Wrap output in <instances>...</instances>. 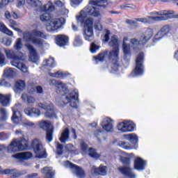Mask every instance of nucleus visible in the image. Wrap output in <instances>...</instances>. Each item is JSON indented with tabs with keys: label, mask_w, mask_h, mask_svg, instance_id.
<instances>
[{
	"label": "nucleus",
	"mask_w": 178,
	"mask_h": 178,
	"mask_svg": "<svg viewBox=\"0 0 178 178\" xmlns=\"http://www.w3.org/2000/svg\"><path fill=\"white\" fill-rule=\"evenodd\" d=\"M29 148V141L24 138H21L19 139H14L7 147L8 152L10 154H15V152H19V151H24V149H28Z\"/></svg>",
	"instance_id": "6"
},
{
	"label": "nucleus",
	"mask_w": 178,
	"mask_h": 178,
	"mask_svg": "<svg viewBox=\"0 0 178 178\" xmlns=\"http://www.w3.org/2000/svg\"><path fill=\"white\" fill-rule=\"evenodd\" d=\"M24 5H26L24 0H18L17 2V8H24Z\"/></svg>",
	"instance_id": "60"
},
{
	"label": "nucleus",
	"mask_w": 178,
	"mask_h": 178,
	"mask_svg": "<svg viewBox=\"0 0 178 178\" xmlns=\"http://www.w3.org/2000/svg\"><path fill=\"white\" fill-rule=\"evenodd\" d=\"M69 138H70V136L69 135V129L66 128L61 133L59 140L60 143H65L66 141H69Z\"/></svg>",
	"instance_id": "29"
},
{
	"label": "nucleus",
	"mask_w": 178,
	"mask_h": 178,
	"mask_svg": "<svg viewBox=\"0 0 178 178\" xmlns=\"http://www.w3.org/2000/svg\"><path fill=\"white\" fill-rule=\"evenodd\" d=\"M56 65L55 59L52 57H50L49 59H46L44 61V66H47V67H55Z\"/></svg>",
	"instance_id": "38"
},
{
	"label": "nucleus",
	"mask_w": 178,
	"mask_h": 178,
	"mask_svg": "<svg viewBox=\"0 0 178 178\" xmlns=\"http://www.w3.org/2000/svg\"><path fill=\"white\" fill-rule=\"evenodd\" d=\"M25 47H26V49L29 52L30 61L33 62V63L38 62L40 57L38 56V54H37V51L35 50V49H34V47L30 44V43H26L25 44Z\"/></svg>",
	"instance_id": "17"
},
{
	"label": "nucleus",
	"mask_w": 178,
	"mask_h": 178,
	"mask_svg": "<svg viewBox=\"0 0 178 178\" xmlns=\"http://www.w3.org/2000/svg\"><path fill=\"white\" fill-rule=\"evenodd\" d=\"M146 162L141 158H137L135 160L134 168L136 170H144Z\"/></svg>",
	"instance_id": "27"
},
{
	"label": "nucleus",
	"mask_w": 178,
	"mask_h": 178,
	"mask_svg": "<svg viewBox=\"0 0 178 178\" xmlns=\"http://www.w3.org/2000/svg\"><path fill=\"white\" fill-rule=\"evenodd\" d=\"M14 49H16V51H22L23 49V42L22 40V38H17L15 40V43L14 44Z\"/></svg>",
	"instance_id": "41"
},
{
	"label": "nucleus",
	"mask_w": 178,
	"mask_h": 178,
	"mask_svg": "<svg viewBox=\"0 0 178 178\" xmlns=\"http://www.w3.org/2000/svg\"><path fill=\"white\" fill-rule=\"evenodd\" d=\"M92 170L95 175H101L102 176H105V175H106V167L104 165H100L99 169L93 167Z\"/></svg>",
	"instance_id": "31"
},
{
	"label": "nucleus",
	"mask_w": 178,
	"mask_h": 178,
	"mask_svg": "<svg viewBox=\"0 0 178 178\" xmlns=\"http://www.w3.org/2000/svg\"><path fill=\"white\" fill-rule=\"evenodd\" d=\"M13 158L17 159V161L20 162H24V161H27V159H31V158H33V154L31 152L17 153L13 154Z\"/></svg>",
	"instance_id": "22"
},
{
	"label": "nucleus",
	"mask_w": 178,
	"mask_h": 178,
	"mask_svg": "<svg viewBox=\"0 0 178 178\" xmlns=\"http://www.w3.org/2000/svg\"><path fill=\"white\" fill-rule=\"evenodd\" d=\"M54 3L56 6H57L58 8H60V9H63V8H65L66 2L65 1V0H57L54 2Z\"/></svg>",
	"instance_id": "51"
},
{
	"label": "nucleus",
	"mask_w": 178,
	"mask_h": 178,
	"mask_svg": "<svg viewBox=\"0 0 178 178\" xmlns=\"http://www.w3.org/2000/svg\"><path fill=\"white\" fill-rule=\"evenodd\" d=\"M27 3L31 8H34L36 10L41 12L42 8V2L40 0H28Z\"/></svg>",
	"instance_id": "25"
},
{
	"label": "nucleus",
	"mask_w": 178,
	"mask_h": 178,
	"mask_svg": "<svg viewBox=\"0 0 178 178\" xmlns=\"http://www.w3.org/2000/svg\"><path fill=\"white\" fill-rule=\"evenodd\" d=\"M65 168H70L72 169L73 174L76 175L78 177L83 178L84 176V171L79 168L77 165H73L70 161H67L63 163Z\"/></svg>",
	"instance_id": "15"
},
{
	"label": "nucleus",
	"mask_w": 178,
	"mask_h": 178,
	"mask_svg": "<svg viewBox=\"0 0 178 178\" xmlns=\"http://www.w3.org/2000/svg\"><path fill=\"white\" fill-rule=\"evenodd\" d=\"M56 154L57 155H62L63 154V146L59 143H57Z\"/></svg>",
	"instance_id": "54"
},
{
	"label": "nucleus",
	"mask_w": 178,
	"mask_h": 178,
	"mask_svg": "<svg viewBox=\"0 0 178 178\" xmlns=\"http://www.w3.org/2000/svg\"><path fill=\"white\" fill-rule=\"evenodd\" d=\"M4 53L6 54V56L8 58V59H13L11 61L12 66L15 67H17L22 73H27L28 68L26 65L22 63V60H24V55L22 53H18L17 54H15L13 50L10 49H4Z\"/></svg>",
	"instance_id": "4"
},
{
	"label": "nucleus",
	"mask_w": 178,
	"mask_h": 178,
	"mask_svg": "<svg viewBox=\"0 0 178 178\" xmlns=\"http://www.w3.org/2000/svg\"><path fill=\"white\" fill-rule=\"evenodd\" d=\"M0 31L4 33V34H7V35H13V32L9 30L6 26L3 24V23L0 22Z\"/></svg>",
	"instance_id": "36"
},
{
	"label": "nucleus",
	"mask_w": 178,
	"mask_h": 178,
	"mask_svg": "<svg viewBox=\"0 0 178 178\" xmlns=\"http://www.w3.org/2000/svg\"><path fill=\"white\" fill-rule=\"evenodd\" d=\"M16 73V71L13 68H7L4 70L3 76L6 77H9L13 76Z\"/></svg>",
	"instance_id": "45"
},
{
	"label": "nucleus",
	"mask_w": 178,
	"mask_h": 178,
	"mask_svg": "<svg viewBox=\"0 0 178 178\" xmlns=\"http://www.w3.org/2000/svg\"><path fill=\"white\" fill-rule=\"evenodd\" d=\"M20 104H16L13 108V116L11 118V120L13 123L15 124H22V113L20 111H17V106H19Z\"/></svg>",
	"instance_id": "18"
},
{
	"label": "nucleus",
	"mask_w": 178,
	"mask_h": 178,
	"mask_svg": "<svg viewBox=\"0 0 178 178\" xmlns=\"http://www.w3.org/2000/svg\"><path fill=\"white\" fill-rule=\"evenodd\" d=\"M89 154V156H91V158H95V159H98V158H100L101 154H98L95 149L90 148L89 152H88Z\"/></svg>",
	"instance_id": "43"
},
{
	"label": "nucleus",
	"mask_w": 178,
	"mask_h": 178,
	"mask_svg": "<svg viewBox=\"0 0 178 178\" xmlns=\"http://www.w3.org/2000/svg\"><path fill=\"white\" fill-rule=\"evenodd\" d=\"M10 95H4L0 93V104L3 106H8L10 102Z\"/></svg>",
	"instance_id": "28"
},
{
	"label": "nucleus",
	"mask_w": 178,
	"mask_h": 178,
	"mask_svg": "<svg viewBox=\"0 0 178 178\" xmlns=\"http://www.w3.org/2000/svg\"><path fill=\"white\" fill-rule=\"evenodd\" d=\"M35 92H37V94H42V92H44V90H42V87L36 86L35 88Z\"/></svg>",
	"instance_id": "64"
},
{
	"label": "nucleus",
	"mask_w": 178,
	"mask_h": 178,
	"mask_svg": "<svg viewBox=\"0 0 178 178\" xmlns=\"http://www.w3.org/2000/svg\"><path fill=\"white\" fill-rule=\"evenodd\" d=\"M5 60H6L5 56L0 52V65L1 66H3V65H5Z\"/></svg>",
	"instance_id": "61"
},
{
	"label": "nucleus",
	"mask_w": 178,
	"mask_h": 178,
	"mask_svg": "<svg viewBox=\"0 0 178 178\" xmlns=\"http://www.w3.org/2000/svg\"><path fill=\"white\" fill-rule=\"evenodd\" d=\"M9 138V135L6 134L5 132L0 133V140L1 141H5V140H8Z\"/></svg>",
	"instance_id": "57"
},
{
	"label": "nucleus",
	"mask_w": 178,
	"mask_h": 178,
	"mask_svg": "<svg viewBox=\"0 0 178 178\" xmlns=\"http://www.w3.org/2000/svg\"><path fill=\"white\" fill-rule=\"evenodd\" d=\"M144 62V54L140 53L138 54L136 58V68L134 71V74L135 76H140L144 74V67L143 65V63Z\"/></svg>",
	"instance_id": "13"
},
{
	"label": "nucleus",
	"mask_w": 178,
	"mask_h": 178,
	"mask_svg": "<svg viewBox=\"0 0 178 178\" xmlns=\"http://www.w3.org/2000/svg\"><path fill=\"white\" fill-rule=\"evenodd\" d=\"M9 2H13V0H1L0 2V8H5Z\"/></svg>",
	"instance_id": "55"
},
{
	"label": "nucleus",
	"mask_w": 178,
	"mask_h": 178,
	"mask_svg": "<svg viewBox=\"0 0 178 178\" xmlns=\"http://www.w3.org/2000/svg\"><path fill=\"white\" fill-rule=\"evenodd\" d=\"M49 76L51 77H56V79H63L66 76V74L63 73L62 71H58L54 73H49Z\"/></svg>",
	"instance_id": "42"
},
{
	"label": "nucleus",
	"mask_w": 178,
	"mask_h": 178,
	"mask_svg": "<svg viewBox=\"0 0 178 178\" xmlns=\"http://www.w3.org/2000/svg\"><path fill=\"white\" fill-rule=\"evenodd\" d=\"M49 84L50 86H56L60 91L64 92L62 96L63 104H70L71 108H77L79 105V93L75 91L69 93L66 84L62 82H56L55 80H51Z\"/></svg>",
	"instance_id": "2"
},
{
	"label": "nucleus",
	"mask_w": 178,
	"mask_h": 178,
	"mask_svg": "<svg viewBox=\"0 0 178 178\" xmlns=\"http://www.w3.org/2000/svg\"><path fill=\"white\" fill-rule=\"evenodd\" d=\"M35 37H41L42 38H47V36L44 34V33L37 29L33 30L31 33L26 32L24 33V40L26 42H33V44L36 47L42 48L44 45V40L36 38Z\"/></svg>",
	"instance_id": "5"
},
{
	"label": "nucleus",
	"mask_w": 178,
	"mask_h": 178,
	"mask_svg": "<svg viewBox=\"0 0 178 178\" xmlns=\"http://www.w3.org/2000/svg\"><path fill=\"white\" fill-rule=\"evenodd\" d=\"M24 113L30 118H40V116H41V111L34 107H28L25 108Z\"/></svg>",
	"instance_id": "21"
},
{
	"label": "nucleus",
	"mask_w": 178,
	"mask_h": 178,
	"mask_svg": "<svg viewBox=\"0 0 178 178\" xmlns=\"http://www.w3.org/2000/svg\"><path fill=\"white\" fill-rule=\"evenodd\" d=\"M101 126L106 133H113L115 131V121L111 118H104Z\"/></svg>",
	"instance_id": "12"
},
{
	"label": "nucleus",
	"mask_w": 178,
	"mask_h": 178,
	"mask_svg": "<svg viewBox=\"0 0 178 178\" xmlns=\"http://www.w3.org/2000/svg\"><path fill=\"white\" fill-rule=\"evenodd\" d=\"M55 10V6L51 1H48L47 4L42 5V10L41 12H52V10Z\"/></svg>",
	"instance_id": "34"
},
{
	"label": "nucleus",
	"mask_w": 178,
	"mask_h": 178,
	"mask_svg": "<svg viewBox=\"0 0 178 178\" xmlns=\"http://www.w3.org/2000/svg\"><path fill=\"white\" fill-rule=\"evenodd\" d=\"M2 175H13V170L6 169L1 172Z\"/></svg>",
	"instance_id": "62"
},
{
	"label": "nucleus",
	"mask_w": 178,
	"mask_h": 178,
	"mask_svg": "<svg viewBox=\"0 0 178 178\" xmlns=\"http://www.w3.org/2000/svg\"><path fill=\"white\" fill-rule=\"evenodd\" d=\"M107 5L108 1L106 0H90L88 5L76 16L77 22L81 23V26L83 29V37L87 41H90V38H92L94 36L92 31L94 19L87 16L99 17L101 16L99 7L107 6Z\"/></svg>",
	"instance_id": "1"
},
{
	"label": "nucleus",
	"mask_w": 178,
	"mask_h": 178,
	"mask_svg": "<svg viewBox=\"0 0 178 178\" xmlns=\"http://www.w3.org/2000/svg\"><path fill=\"white\" fill-rule=\"evenodd\" d=\"M118 147H120V148H123L124 149H134L133 147H131V145L130 143L120 140L118 143Z\"/></svg>",
	"instance_id": "37"
},
{
	"label": "nucleus",
	"mask_w": 178,
	"mask_h": 178,
	"mask_svg": "<svg viewBox=\"0 0 178 178\" xmlns=\"http://www.w3.org/2000/svg\"><path fill=\"white\" fill-rule=\"evenodd\" d=\"M111 33L107 31L104 35V39H103V41L104 42H108V41H109V35H110Z\"/></svg>",
	"instance_id": "63"
},
{
	"label": "nucleus",
	"mask_w": 178,
	"mask_h": 178,
	"mask_svg": "<svg viewBox=\"0 0 178 178\" xmlns=\"http://www.w3.org/2000/svg\"><path fill=\"white\" fill-rule=\"evenodd\" d=\"M56 44L58 45V47H65V45H67L69 42V37L65 35H58L56 36Z\"/></svg>",
	"instance_id": "24"
},
{
	"label": "nucleus",
	"mask_w": 178,
	"mask_h": 178,
	"mask_svg": "<svg viewBox=\"0 0 178 178\" xmlns=\"http://www.w3.org/2000/svg\"><path fill=\"white\" fill-rule=\"evenodd\" d=\"M154 34V31L151 29H147L143 34L141 35V44H145L151 37H152V35Z\"/></svg>",
	"instance_id": "26"
},
{
	"label": "nucleus",
	"mask_w": 178,
	"mask_h": 178,
	"mask_svg": "<svg viewBox=\"0 0 178 178\" xmlns=\"http://www.w3.org/2000/svg\"><path fill=\"white\" fill-rule=\"evenodd\" d=\"M173 15V13L170 11H154L152 13V15L148 16L146 18H137L136 20H127V23L131 26H137V23H156V22H163V20H168L169 16Z\"/></svg>",
	"instance_id": "3"
},
{
	"label": "nucleus",
	"mask_w": 178,
	"mask_h": 178,
	"mask_svg": "<svg viewBox=\"0 0 178 178\" xmlns=\"http://www.w3.org/2000/svg\"><path fill=\"white\" fill-rule=\"evenodd\" d=\"M127 38H124L122 43V52L124 54V59L129 60L131 56V49H130V44H127Z\"/></svg>",
	"instance_id": "20"
},
{
	"label": "nucleus",
	"mask_w": 178,
	"mask_h": 178,
	"mask_svg": "<svg viewBox=\"0 0 178 178\" xmlns=\"http://www.w3.org/2000/svg\"><path fill=\"white\" fill-rule=\"evenodd\" d=\"M117 129L120 133H132L136 129V124L131 120H123L117 125Z\"/></svg>",
	"instance_id": "7"
},
{
	"label": "nucleus",
	"mask_w": 178,
	"mask_h": 178,
	"mask_svg": "<svg viewBox=\"0 0 178 178\" xmlns=\"http://www.w3.org/2000/svg\"><path fill=\"white\" fill-rule=\"evenodd\" d=\"M32 147L36 158L42 159L47 156L45 149L42 147V143L40 139H35L32 143Z\"/></svg>",
	"instance_id": "10"
},
{
	"label": "nucleus",
	"mask_w": 178,
	"mask_h": 178,
	"mask_svg": "<svg viewBox=\"0 0 178 178\" xmlns=\"http://www.w3.org/2000/svg\"><path fill=\"white\" fill-rule=\"evenodd\" d=\"M142 40H143V38H141V36H140V41L138 40L136 38H133V39L131 40V43L132 44V45H134V46L144 45V44L141 43Z\"/></svg>",
	"instance_id": "52"
},
{
	"label": "nucleus",
	"mask_w": 178,
	"mask_h": 178,
	"mask_svg": "<svg viewBox=\"0 0 178 178\" xmlns=\"http://www.w3.org/2000/svg\"><path fill=\"white\" fill-rule=\"evenodd\" d=\"M66 20L65 18L50 19L49 23L46 24V29L47 31H58L59 29H62V26L65 25Z\"/></svg>",
	"instance_id": "8"
},
{
	"label": "nucleus",
	"mask_w": 178,
	"mask_h": 178,
	"mask_svg": "<svg viewBox=\"0 0 178 178\" xmlns=\"http://www.w3.org/2000/svg\"><path fill=\"white\" fill-rule=\"evenodd\" d=\"M9 119V113L5 108H0V122H6Z\"/></svg>",
	"instance_id": "32"
},
{
	"label": "nucleus",
	"mask_w": 178,
	"mask_h": 178,
	"mask_svg": "<svg viewBox=\"0 0 178 178\" xmlns=\"http://www.w3.org/2000/svg\"><path fill=\"white\" fill-rule=\"evenodd\" d=\"M40 19L41 22H49L51 20V14L45 13L40 15Z\"/></svg>",
	"instance_id": "48"
},
{
	"label": "nucleus",
	"mask_w": 178,
	"mask_h": 178,
	"mask_svg": "<svg viewBox=\"0 0 178 178\" xmlns=\"http://www.w3.org/2000/svg\"><path fill=\"white\" fill-rule=\"evenodd\" d=\"M23 126H25V127H35V124L31 121H26V122H24Z\"/></svg>",
	"instance_id": "56"
},
{
	"label": "nucleus",
	"mask_w": 178,
	"mask_h": 178,
	"mask_svg": "<svg viewBox=\"0 0 178 178\" xmlns=\"http://www.w3.org/2000/svg\"><path fill=\"white\" fill-rule=\"evenodd\" d=\"M94 136L97 138V140L99 141V143H101V141L105 140V137L102 136L104 133L101 130H97L94 132Z\"/></svg>",
	"instance_id": "40"
},
{
	"label": "nucleus",
	"mask_w": 178,
	"mask_h": 178,
	"mask_svg": "<svg viewBox=\"0 0 178 178\" xmlns=\"http://www.w3.org/2000/svg\"><path fill=\"white\" fill-rule=\"evenodd\" d=\"M21 98L24 102H27L28 104H34L35 102V99L33 97L27 95V94H23Z\"/></svg>",
	"instance_id": "35"
},
{
	"label": "nucleus",
	"mask_w": 178,
	"mask_h": 178,
	"mask_svg": "<svg viewBox=\"0 0 178 178\" xmlns=\"http://www.w3.org/2000/svg\"><path fill=\"white\" fill-rule=\"evenodd\" d=\"M10 26L11 29H13L15 31H20V29L17 28V24L13 20H10Z\"/></svg>",
	"instance_id": "53"
},
{
	"label": "nucleus",
	"mask_w": 178,
	"mask_h": 178,
	"mask_svg": "<svg viewBox=\"0 0 178 178\" xmlns=\"http://www.w3.org/2000/svg\"><path fill=\"white\" fill-rule=\"evenodd\" d=\"M110 47H112L113 49L119 48L120 44L116 36H113L111 40L109 42Z\"/></svg>",
	"instance_id": "39"
},
{
	"label": "nucleus",
	"mask_w": 178,
	"mask_h": 178,
	"mask_svg": "<svg viewBox=\"0 0 178 178\" xmlns=\"http://www.w3.org/2000/svg\"><path fill=\"white\" fill-rule=\"evenodd\" d=\"M94 29L96 31H102L104 30V26L102 24H101V21L96 20L94 24Z\"/></svg>",
	"instance_id": "46"
},
{
	"label": "nucleus",
	"mask_w": 178,
	"mask_h": 178,
	"mask_svg": "<svg viewBox=\"0 0 178 178\" xmlns=\"http://www.w3.org/2000/svg\"><path fill=\"white\" fill-rule=\"evenodd\" d=\"M101 47L93 42L90 45V51L91 54H95V52H97V51H98V49H99Z\"/></svg>",
	"instance_id": "50"
},
{
	"label": "nucleus",
	"mask_w": 178,
	"mask_h": 178,
	"mask_svg": "<svg viewBox=\"0 0 178 178\" xmlns=\"http://www.w3.org/2000/svg\"><path fill=\"white\" fill-rule=\"evenodd\" d=\"M14 92L16 94L22 92L26 90V81L23 80H18L15 83L14 85Z\"/></svg>",
	"instance_id": "23"
},
{
	"label": "nucleus",
	"mask_w": 178,
	"mask_h": 178,
	"mask_svg": "<svg viewBox=\"0 0 178 178\" xmlns=\"http://www.w3.org/2000/svg\"><path fill=\"white\" fill-rule=\"evenodd\" d=\"M123 162L127 166L120 167L118 168L120 172H122V175H124V176H127V177L136 178V175H134V173L131 172V169L130 168V167H129V165H130V159H125Z\"/></svg>",
	"instance_id": "14"
},
{
	"label": "nucleus",
	"mask_w": 178,
	"mask_h": 178,
	"mask_svg": "<svg viewBox=\"0 0 178 178\" xmlns=\"http://www.w3.org/2000/svg\"><path fill=\"white\" fill-rule=\"evenodd\" d=\"M42 175H46V178H52L55 172L52 170L51 167H45L41 170Z\"/></svg>",
	"instance_id": "30"
},
{
	"label": "nucleus",
	"mask_w": 178,
	"mask_h": 178,
	"mask_svg": "<svg viewBox=\"0 0 178 178\" xmlns=\"http://www.w3.org/2000/svg\"><path fill=\"white\" fill-rule=\"evenodd\" d=\"M170 31V27L169 26H164L157 33L156 38H160L166 35Z\"/></svg>",
	"instance_id": "33"
},
{
	"label": "nucleus",
	"mask_w": 178,
	"mask_h": 178,
	"mask_svg": "<svg viewBox=\"0 0 178 178\" xmlns=\"http://www.w3.org/2000/svg\"><path fill=\"white\" fill-rule=\"evenodd\" d=\"M70 2L72 6H79L83 2V0H71Z\"/></svg>",
	"instance_id": "59"
},
{
	"label": "nucleus",
	"mask_w": 178,
	"mask_h": 178,
	"mask_svg": "<svg viewBox=\"0 0 178 178\" xmlns=\"http://www.w3.org/2000/svg\"><path fill=\"white\" fill-rule=\"evenodd\" d=\"M106 55H108L107 52L101 53L98 56L95 57V60L96 62H102L106 58Z\"/></svg>",
	"instance_id": "47"
},
{
	"label": "nucleus",
	"mask_w": 178,
	"mask_h": 178,
	"mask_svg": "<svg viewBox=\"0 0 178 178\" xmlns=\"http://www.w3.org/2000/svg\"><path fill=\"white\" fill-rule=\"evenodd\" d=\"M38 124L40 129L46 130V139L49 143H51V141H52V134H54V127L52 126V124L49 123L48 121L42 120L38 122Z\"/></svg>",
	"instance_id": "11"
},
{
	"label": "nucleus",
	"mask_w": 178,
	"mask_h": 178,
	"mask_svg": "<svg viewBox=\"0 0 178 178\" xmlns=\"http://www.w3.org/2000/svg\"><path fill=\"white\" fill-rule=\"evenodd\" d=\"M80 145L83 154H88L90 152V147H88V145H87V144H86L84 141L81 140L80 143Z\"/></svg>",
	"instance_id": "44"
},
{
	"label": "nucleus",
	"mask_w": 178,
	"mask_h": 178,
	"mask_svg": "<svg viewBox=\"0 0 178 178\" xmlns=\"http://www.w3.org/2000/svg\"><path fill=\"white\" fill-rule=\"evenodd\" d=\"M38 107L40 108V109L46 111L44 113V116H46V118H52V116L55 115V112L54 111V105L52 104L40 103L38 104Z\"/></svg>",
	"instance_id": "16"
},
{
	"label": "nucleus",
	"mask_w": 178,
	"mask_h": 178,
	"mask_svg": "<svg viewBox=\"0 0 178 178\" xmlns=\"http://www.w3.org/2000/svg\"><path fill=\"white\" fill-rule=\"evenodd\" d=\"M123 138L134 144V147H132L134 149H137L138 148V136L136 134H124L123 135Z\"/></svg>",
	"instance_id": "19"
},
{
	"label": "nucleus",
	"mask_w": 178,
	"mask_h": 178,
	"mask_svg": "<svg viewBox=\"0 0 178 178\" xmlns=\"http://www.w3.org/2000/svg\"><path fill=\"white\" fill-rule=\"evenodd\" d=\"M119 48H114L111 51L109 52L108 58L111 62L113 63L112 70L113 72H118L120 69V59L119 58Z\"/></svg>",
	"instance_id": "9"
},
{
	"label": "nucleus",
	"mask_w": 178,
	"mask_h": 178,
	"mask_svg": "<svg viewBox=\"0 0 178 178\" xmlns=\"http://www.w3.org/2000/svg\"><path fill=\"white\" fill-rule=\"evenodd\" d=\"M60 13L62 16H64L65 17H67V15H69V10H67L66 7H64L63 8H61Z\"/></svg>",
	"instance_id": "58"
},
{
	"label": "nucleus",
	"mask_w": 178,
	"mask_h": 178,
	"mask_svg": "<svg viewBox=\"0 0 178 178\" xmlns=\"http://www.w3.org/2000/svg\"><path fill=\"white\" fill-rule=\"evenodd\" d=\"M74 45L75 47H81L83 45V41H81V38L76 35L74 38Z\"/></svg>",
	"instance_id": "49"
}]
</instances>
